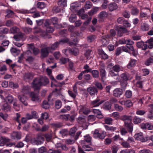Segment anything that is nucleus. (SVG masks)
<instances>
[{"mask_svg":"<svg viewBox=\"0 0 153 153\" xmlns=\"http://www.w3.org/2000/svg\"><path fill=\"white\" fill-rule=\"evenodd\" d=\"M47 149L45 146H43L38 149L39 153H44L47 152Z\"/></svg>","mask_w":153,"mask_h":153,"instance_id":"48","label":"nucleus"},{"mask_svg":"<svg viewBox=\"0 0 153 153\" xmlns=\"http://www.w3.org/2000/svg\"><path fill=\"white\" fill-rule=\"evenodd\" d=\"M94 85L96 86L97 88L100 90H101L103 89V87L101 83L96 81L95 82Z\"/></svg>","mask_w":153,"mask_h":153,"instance_id":"63","label":"nucleus"},{"mask_svg":"<svg viewBox=\"0 0 153 153\" xmlns=\"http://www.w3.org/2000/svg\"><path fill=\"white\" fill-rule=\"evenodd\" d=\"M79 3L77 2L72 3L71 5V10H76V8L79 6Z\"/></svg>","mask_w":153,"mask_h":153,"instance_id":"31","label":"nucleus"},{"mask_svg":"<svg viewBox=\"0 0 153 153\" xmlns=\"http://www.w3.org/2000/svg\"><path fill=\"white\" fill-rule=\"evenodd\" d=\"M59 43L58 42H55L53 44H52L50 47V50H54L57 48L59 45Z\"/></svg>","mask_w":153,"mask_h":153,"instance_id":"34","label":"nucleus"},{"mask_svg":"<svg viewBox=\"0 0 153 153\" xmlns=\"http://www.w3.org/2000/svg\"><path fill=\"white\" fill-rule=\"evenodd\" d=\"M92 50L90 49L88 50L84 53L85 57L87 59H89L92 57L91 55Z\"/></svg>","mask_w":153,"mask_h":153,"instance_id":"27","label":"nucleus"},{"mask_svg":"<svg viewBox=\"0 0 153 153\" xmlns=\"http://www.w3.org/2000/svg\"><path fill=\"white\" fill-rule=\"evenodd\" d=\"M135 137L137 140L141 141L142 142H144L147 140L146 138L143 137V133L141 132L135 134Z\"/></svg>","mask_w":153,"mask_h":153,"instance_id":"14","label":"nucleus"},{"mask_svg":"<svg viewBox=\"0 0 153 153\" xmlns=\"http://www.w3.org/2000/svg\"><path fill=\"white\" fill-rule=\"evenodd\" d=\"M108 14L105 11H102L98 15L99 21H101L107 16Z\"/></svg>","mask_w":153,"mask_h":153,"instance_id":"19","label":"nucleus"},{"mask_svg":"<svg viewBox=\"0 0 153 153\" xmlns=\"http://www.w3.org/2000/svg\"><path fill=\"white\" fill-rule=\"evenodd\" d=\"M141 121V119L135 116L133 120V122L134 124L140 123Z\"/></svg>","mask_w":153,"mask_h":153,"instance_id":"49","label":"nucleus"},{"mask_svg":"<svg viewBox=\"0 0 153 153\" xmlns=\"http://www.w3.org/2000/svg\"><path fill=\"white\" fill-rule=\"evenodd\" d=\"M71 49L69 48L63 50L62 51V52L67 56H68L69 53H71Z\"/></svg>","mask_w":153,"mask_h":153,"instance_id":"64","label":"nucleus"},{"mask_svg":"<svg viewBox=\"0 0 153 153\" xmlns=\"http://www.w3.org/2000/svg\"><path fill=\"white\" fill-rule=\"evenodd\" d=\"M93 112L96 115V117L98 118L101 119L103 117V115L99 110L94 109Z\"/></svg>","mask_w":153,"mask_h":153,"instance_id":"17","label":"nucleus"},{"mask_svg":"<svg viewBox=\"0 0 153 153\" xmlns=\"http://www.w3.org/2000/svg\"><path fill=\"white\" fill-rule=\"evenodd\" d=\"M84 140L87 142L89 143L91 142V137L89 134H87L84 136Z\"/></svg>","mask_w":153,"mask_h":153,"instance_id":"59","label":"nucleus"},{"mask_svg":"<svg viewBox=\"0 0 153 153\" xmlns=\"http://www.w3.org/2000/svg\"><path fill=\"white\" fill-rule=\"evenodd\" d=\"M50 47H46L42 48L41 50V56L43 58L47 57L50 51Z\"/></svg>","mask_w":153,"mask_h":153,"instance_id":"5","label":"nucleus"},{"mask_svg":"<svg viewBox=\"0 0 153 153\" xmlns=\"http://www.w3.org/2000/svg\"><path fill=\"white\" fill-rule=\"evenodd\" d=\"M77 123L81 124L83 127L87 128L88 125L86 122L85 117L83 116L79 117L76 119Z\"/></svg>","mask_w":153,"mask_h":153,"instance_id":"2","label":"nucleus"},{"mask_svg":"<svg viewBox=\"0 0 153 153\" xmlns=\"http://www.w3.org/2000/svg\"><path fill=\"white\" fill-rule=\"evenodd\" d=\"M118 8L117 5L114 3L110 4L108 5V8L110 11H112L117 9Z\"/></svg>","mask_w":153,"mask_h":153,"instance_id":"21","label":"nucleus"},{"mask_svg":"<svg viewBox=\"0 0 153 153\" xmlns=\"http://www.w3.org/2000/svg\"><path fill=\"white\" fill-rule=\"evenodd\" d=\"M93 136L95 138H98L102 140L105 136V133L104 132L100 133L98 130L96 129L93 133Z\"/></svg>","mask_w":153,"mask_h":153,"instance_id":"3","label":"nucleus"},{"mask_svg":"<svg viewBox=\"0 0 153 153\" xmlns=\"http://www.w3.org/2000/svg\"><path fill=\"white\" fill-rule=\"evenodd\" d=\"M115 29L117 31V35L119 36H121L123 33H126L128 32L127 30L123 27H117Z\"/></svg>","mask_w":153,"mask_h":153,"instance_id":"6","label":"nucleus"},{"mask_svg":"<svg viewBox=\"0 0 153 153\" xmlns=\"http://www.w3.org/2000/svg\"><path fill=\"white\" fill-rule=\"evenodd\" d=\"M133 104L130 100L125 101L124 105L126 107H129L132 105Z\"/></svg>","mask_w":153,"mask_h":153,"instance_id":"62","label":"nucleus"},{"mask_svg":"<svg viewBox=\"0 0 153 153\" xmlns=\"http://www.w3.org/2000/svg\"><path fill=\"white\" fill-rule=\"evenodd\" d=\"M1 109L2 110L4 111H8L10 110V107L8 103H6L3 105Z\"/></svg>","mask_w":153,"mask_h":153,"instance_id":"29","label":"nucleus"},{"mask_svg":"<svg viewBox=\"0 0 153 153\" xmlns=\"http://www.w3.org/2000/svg\"><path fill=\"white\" fill-rule=\"evenodd\" d=\"M45 6V3L43 2H38L37 4V6L39 8L42 9L44 8Z\"/></svg>","mask_w":153,"mask_h":153,"instance_id":"58","label":"nucleus"},{"mask_svg":"<svg viewBox=\"0 0 153 153\" xmlns=\"http://www.w3.org/2000/svg\"><path fill=\"white\" fill-rule=\"evenodd\" d=\"M58 4L59 6L62 7L67 6V1L66 0H59Z\"/></svg>","mask_w":153,"mask_h":153,"instance_id":"28","label":"nucleus"},{"mask_svg":"<svg viewBox=\"0 0 153 153\" xmlns=\"http://www.w3.org/2000/svg\"><path fill=\"white\" fill-rule=\"evenodd\" d=\"M13 98L12 95L9 94L5 98V100L9 103H12L13 101Z\"/></svg>","mask_w":153,"mask_h":153,"instance_id":"37","label":"nucleus"},{"mask_svg":"<svg viewBox=\"0 0 153 153\" xmlns=\"http://www.w3.org/2000/svg\"><path fill=\"white\" fill-rule=\"evenodd\" d=\"M80 111L82 112L83 113L85 114H88L90 112L89 109L87 108L85 106H81Z\"/></svg>","mask_w":153,"mask_h":153,"instance_id":"22","label":"nucleus"},{"mask_svg":"<svg viewBox=\"0 0 153 153\" xmlns=\"http://www.w3.org/2000/svg\"><path fill=\"white\" fill-rule=\"evenodd\" d=\"M137 46L138 48H142V50H144L147 49L148 45L146 44H145L142 41H141L137 43Z\"/></svg>","mask_w":153,"mask_h":153,"instance_id":"16","label":"nucleus"},{"mask_svg":"<svg viewBox=\"0 0 153 153\" xmlns=\"http://www.w3.org/2000/svg\"><path fill=\"white\" fill-rule=\"evenodd\" d=\"M140 28L143 31H147L149 29V26L148 24L143 23L141 24Z\"/></svg>","mask_w":153,"mask_h":153,"instance_id":"30","label":"nucleus"},{"mask_svg":"<svg viewBox=\"0 0 153 153\" xmlns=\"http://www.w3.org/2000/svg\"><path fill=\"white\" fill-rule=\"evenodd\" d=\"M123 93L122 90L120 88H116L113 91V95L116 97H120Z\"/></svg>","mask_w":153,"mask_h":153,"instance_id":"15","label":"nucleus"},{"mask_svg":"<svg viewBox=\"0 0 153 153\" xmlns=\"http://www.w3.org/2000/svg\"><path fill=\"white\" fill-rule=\"evenodd\" d=\"M61 8L56 6H54L53 8L52 11L53 13H57L61 11Z\"/></svg>","mask_w":153,"mask_h":153,"instance_id":"51","label":"nucleus"},{"mask_svg":"<svg viewBox=\"0 0 153 153\" xmlns=\"http://www.w3.org/2000/svg\"><path fill=\"white\" fill-rule=\"evenodd\" d=\"M77 128L76 127H73L71 128L69 132V134L71 137H74L75 135V133L77 131Z\"/></svg>","mask_w":153,"mask_h":153,"instance_id":"38","label":"nucleus"},{"mask_svg":"<svg viewBox=\"0 0 153 153\" xmlns=\"http://www.w3.org/2000/svg\"><path fill=\"white\" fill-rule=\"evenodd\" d=\"M34 74L31 72L25 73L23 75L24 79L26 80L27 79H32L33 77Z\"/></svg>","mask_w":153,"mask_h":153,"instance_id":"20","label":"nucleus"},{"mask_svg":"<svg viewBox=\"0 0 153 153\" xmlns=\"http://www.w3.org/2000/svg\"><path fill=\"white\" fill-rule=\"evenodd\" d=\"M13 38L16 41H23L25 39L26 36L24 34L19 32L14 36Z\"/></svg>","mask_w":153,"mask_h":153,"instance_id":"7","label":"nucleus"},{"mask_svg":"<svg viewBox=\"0 0 153 153\" xmlns=\"http://www.w3.org/2000/svg\"><path fill=\"white\" fill-rule=\"evenodd\" d=\"M14 25V22L13 20H7L6 22V25L7 27H11Z\"/></svg>","mask_w":153,"mask_h":153,"instance_id":"44","label":"nucleus"},{"mask_svg":"<svg viewBox=\"0 0 153 153\" xmlns=\"http://www.w3.org/2000/svg\"><path fill=\"white\" fill-rule=\"evenodd\" d=\"M62 106L61 102L59 100H57L55 102V106L57 109L60 108Z\"/></svg>","mask_w":153,"mask_h":153,"instance_id":"52","label":"nucleus"},{"mask_svg":"<svg viewBox=\"0 0 153 153\" xmlns=\"http://www.w3.org/2000/svg\"><path fill=\"white\" fill-rule=\"evenodd\" d=\"M103 100H101L99 98L97 97L95 100L91 102V105L93 107H98L102 104L104 102Z\"/></svg>","mask_w":153,"mask_h":153,"instance_id":"10","label":"nucleus"},{"mask_svg":"<svg viewBox=\"0 0 153 153\" xmlns=\"http://www.w3.org/2000/svg\"><path fill=\"white\" fill-rule=\"evenodd\" d=\"M93 77L97 78L99 77V72L97 70H93L91 71Z\"/></svg>","mask_w":153,"mask_h":153,"instance_id":"33","label":"nucleus"},{"mask_svg":"<svg viewBox=\"0 0 153 153\" xmlns=\"http://www.w3.org/2000/svg\"><path fill=\"white\" fill-rule=\"evenodd\" d=\"M104 127L107 131H113L116 129V127L113 126H109L107 125H105Z\"/></svg>","mask_w":153,"mask_h":153,"instance_id":"50","label":"nucleus"},{"mask_svg":"<svg viewBox=\"0 0 153 153\" xmlns=\"http://www.w3.org/2000/svg\"><path fill=\"white\" fill-rule=\"evenodd\" d=\"M96 36L94 35H91L87 37V40L88 42H93L95 39Z\"/></svg>","mask_w":153,"mask_h":153,"instance_id":"39","label":"nucleus"},{"mask_svg":"<svg viewBox=\"0 0 153 153\" xmlns=\"http://www.w3.org/2000/svg\"><path fill=\"white\" fill-rule=\"evenodd\" d=\"M124 126L127 129L128 132L130 134H131L133 130V124L130 121L128 122L126 121L125 122Z\"/></svg>","mask_w":153,"mask_h":153,"instance_id":"8","label":"nucleus"},{"mask_svg":"<svg viewBox=\"0 0 153 153\" xmlns=\"http://www.w3.org/2000/svg\"><path fill=\"white\" fill-rule=\"evenodd\" d=\"M59 133L62 137H64L67 135L68 134V132L67 130L64 129L61 130Z\"/></svg>","mask_w":153,"mask_h":153,"instance_id":"56","label":"nucleus"},{"mask_svg":"<svg viewBox=\"0 0 153 153\" xmlns=\"http://www.w3.org/2000/svg\"><path fill=\"white\" fill-rule=\"evenodd\" d=\"M120 76L123 80L125 81L129 79V74L127 73H123L121 74Z\"/></svg>","mask_w":153,"mask_h":153,"instance_id":"32","label":"nucleus"},{"mask_svg":"<svg viewBox=\"0 0 153 153\" xmlns=\"http://www.w3.org/2000/svg\"><path fill=\"white\" fill-rule=\"evenodd\" d=\"M87 90L91 96L97 94L98 92L97 89L94 86L88 87L87 88Z\"/></svg>","mask_w":153,"mask_h":153,"instance_id":"9","label":"nucleus"},{"mask_svg":"<svg viewBox=\"0 0 153 153\" xmlns=\"http://www.w3.org/2000/svg\"><path fill=\"white\" fill-rule=\"evenodd\" d=\"M103 3L101 5V7L102 9H106L108 6V0H103Z\"/></svg>","mask_w":153,"mask_h":153,"instance_id":"47","label":"nucleus"},{"mask_svg":"<svg viewBox=\"0 0 153 153\" xmlns=\"http://www.w3.org/2000/svg\"><path fill=\"white\" fill-rule=\"evenodd\" d=\"M136 61L133 59H131L129 64L128 65V68H130L134 65Z\"/></svg>","mask_w":153,"mask_h":153,"instance_id":"46","label":"nucleus"},{"mask_svg":"<svg viewBox=\"0 0 153 153\" xmlns=\"http://www.w3.org/2000/svg\"><path fill=\"white\" fill-rule=\"evenodd\" d=\"M115 72L118 73V72L122 71V67L118 65H115L111 68Z\"/></svg>","mask_w":153,"mask_h":153,"instance_id":"26","label":"nucleus"},{"mask_svg":"<svg viewBox=\"0 0 153 153\" xmlns=\"http://www.w3.org/2000/svg\"><path fill=\"white\" fill-rule=\"evenodd\" d=\"M27 45L29 49L32 51L34 55H37L39 53V50L37 48L35 47L33 44H28Z\"/></svg>","mask_w":153,"mask_h":153,"instance_id":"11","label":"nucleus"},{"mask_svg":"<svg viewBox=\"0 0 153 153\" xmlns=\"http://www.w3.org/2000/svg\"><path fill=\"white\" fill-rule=\"evenodd\" d=\"M92 5L90 1H88L85 2V7L86 9H88L91 7Z\"/></svg>","mask_w":153,"mask_h":153,"instance_id":"57","label":"nucleus"},{"mask_svg":"<svg viewBox=\"0 0 153 153\" xmlns=\"http://www.w3.org/2000/svg\"><path fill=\"white\" fill-rule=\"evenodd\" d=\"M97 7L92 9L90 12L88 13V14L90 16L93 15L97 13Z\"/></svg>","mask_w":153,"mask_h":153,"instance_id":"61","label":"nucleus"},{"mask_svg":"<svg viewBox=\"0 0 153 153\" xmlns=\"http://www.w3.org/2000/svg\"><path fill=\"white\" fill-rule=\"evenodd\" d=\"M71 53L74 54L75 56L77 55L79 53V50L77 48H73L71 49Z\"/></svg>","mask_w":153,"mask_h":153,"instance_id":"43","label":"nucleus"},{"mask_svg":"<svg viewBox=\"0 0 153 153\" xmlns=\"http://www.w3.org/2000/svg\"><path fill=\"white\" fill-rule=\"evenodd\" d=\"M153 63V58L150 57L145 62V64L146 66H149Z\"/></svg>","mask_w":153,"mask_h":153,"instance_id":"55","label":"nucleus"},{"mask_svg":"<svg viewBox=\"0 0 153 153\" xmlns=\"http://www.w3.org/2000/svg\"><path fill=\"white\" fill-rule=\"evenodd\" d=\"M43 135V137L47 142L51 141L52 138V134L51 133H46Z\"/></svg>","mask_w":153,"mask_h":153,"instance_id":"18","label":"nucleus"},{"mask_svg":"<svg viewBox=\"0 0 153 153\" xmlns=\"http://www.w3.org/2000/svg\"><path fill=\"white\" fill-rule=\"evenodd\" d=\"M120 119L124 121H126V120L131 121L132 120V118L131 116L123 115L121 117Z\"/></svg>","mask_w":153,"mask_h":153,"instance_id":"36","label":"nucleus"},{"mask_svg":"<svg viewBox=\"0 0 153 153\" xmlns=\"http://www.w3.org/2000/svg\"><path fill=\"white\" fill-rule=\"evenodd\" d=\"M10 30L11 33H15L19 31V29L16 27L14 26L11 28Z\"/></svg>","mask_w":153,"mask_h":153,"instance_id":"45","label":"nucleus"},{"mask_svg":"<svg viewBox=\"0 0 153 153\" xmlns=\"http://www.w3.org/2000/svg\"><path fill=\"white\" fill-rule=\"evenodd\" d=\"M31 52L30 51H27L25 54L22 53L20 56L19 57V59L18 60V62L19 63H22V60L23 58V56L24 55H26L27 54H29V53H31Z\"/></svg>","mask_w":153,"mask_h":153,"instance_id":"35","label":"nucleus"},{"mask_svg":"<svg viewBox=\"0 0 153 153\" xmlns=\"http://www.w3.org/2000/svg\"><path fill=\"white\" fill-rule=\"evenodd\" d=\"M50 106V104L47 101L45 100L43 101L42 104L43 108L45 109H47L49 108Z\"/></svg>","mask_w":153,"mask_h":153,"instance_id":"53","label":"nucleus"},{"mask_svg":"<svg viewBox=\"0 0 153 153\" xmlns=\"http://www.w3.org/2000/svg\"><path fill=\"white\" fill-rule=\"evenodd\" d=\"M40 79L35 78L33 82V86L35 90H38L40 89V87L42 85Z\"/></svg>","mask_w":153,"mask_h":153,"instance_id":"4","label":"nucleus"},{"mask_svg":"<svg viewBox=\"0 0 153 153\" xmlns=\"http://www.w3.org/2000/svg\"><path fill=\"white\" fill-rule=\"evenodd\" d=\"M10 140L5 137H0V146H3L5 143L9 142Z\"/></svg>","mask_w":153,"mask_h":153,"instance_id":"23","label":"nucleus"},{"mask_svg":"<svg viewBox=\"0 0 153 153\" xmlns=\"http://www.w3.org/2000/svg\"><path fill=\"white\" fill-rule=\"evenodd\" d=\"M85 70L83 71L85 73H87L88 72H91L92 71L91 69L90 68L89 66L87 64L85 65L83 67Z\"/></svg>","mask_w":153,"mask_h":153,"instance_id":"41","label":"nucleus"},{"mask_svg":"<svg viewBox=\"0 0 153 153\" xmlns=\"http://www.w3.org/2000/svg\"><path fill=\"white\" fill-rule=\"evenodd\" d=\"M30 96L31 98V100L33 101L39 102L40 101L38 94L37 93L32 92L30 93Z\"/></svg>","mask_w":153,"mask_h":153,"instance_id":"12","label":"nucleus"},{"mask_svg":"<svg viewBox=\"0 0 153 153\" xmlns=\"http://www.w3.org/2000/svg\"><path fill=\"white\" fill-rule=\"evenodd\" d=\"M139 12V10L137 8L133 7L131 10V13L133 15H137Z\"/></svg>","mask_w":153,"mask_h":153,"instance_id":"60","label":"nucleus"},{"mask_svg":"<svg viewBox=\"0 0 153 153\" xmlns=\"http://www.w3.org/2000/svg\"><path fill=\"white\" fill-rule=\"evenodd\" d=\"M42 85H45L49 82L48 79L46 77H42L40 78Z\"/></svg>","mask_w":153,"mask_h":153,"instance_id":"25","label":"nucleus"},{"mask_svg":"<svg viewBox=\"0 0 153 153\" xmlns=\"http://www.w3.org/2000/svg\"><path fill=\"white\" fill-rule=\"evenodd\" d=\"M100 75L101 77V80L102 82H104V79L106 78V72L105 70L101 69L100 70Z\"/></svg>","mask_w":153,"mask_h":153,"instance_id":"24","label":"nucleus"},{"mask_svg":"<svg viewBox=\"0 0 153 153\" xmlns=\"http://www.w3.org/2000/svg\"><path fill=\"white\" fill-rule=\"evenodd\" d=\"M82 147L84 151H90L93 150V149L92 147L88 145L83 146Z\"/></svg>","mask_w":153,"mask_h":153,"instance_id":"42","label":"nucleus"},{"mask_svg":"<svg viewBox=\"0 0 153 153\" xmlns=\"http://www.w3.org/2000/svg\"><path fill=\"white\" fill-rule=\"evenodd\" d=\"M45 138L43 137V135L39 134H37L36 138L32 139L31 141V142L33 145H38L42 144Z\"/></svg>","mask_w":153,"mask_h":153,"instance_id":"1","label":"nucleus"},{"mask_svg":"<svg viewBox=\"0 0 153 153\" xmlns=\"http://www.w3.org/2000/svg\"><path fill=\"white\" fill-rule=\"evenodd\" d=\"M18 97L19 101L25 106L28 105V103L27 102V97L24 95H19Z\"/></svg>","mask_w":153,"mask_h":153,"instance_id":"13","label":"nucleus"},{"mask_svg":"<svg viewBox=\"0 0 153 153\" xmlns=\"http://www.w3.org/2000/svg\"><path fill=\"white\" fill-rule=\"evenodd\" d=\"M30 88L28 86H24L22 90V92L24 94L28 93Z\"/></svg>","mask_w":153,"mask_h":153,"instance_id":"40","label":"nucleus"},{"mask_svg":"<svg viewBox=\"0 0 153 153\" xmlns=\"http://www.w3.org/2000/svg\"><path fill=\"white\" fill-rule=\"evenodd\" d=\"M105 122L106 124L111 125L112 123L113 120L110 117H107L105 118Z\"/></svg>","mask_w":153,"mask_h":153,"instance_id":"54","label":"nucleus"}]
</instances>
